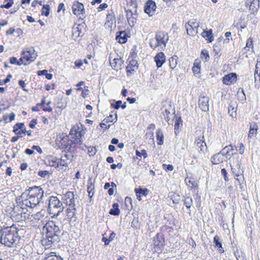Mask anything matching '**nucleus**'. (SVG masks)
<instances>
[{
  "mask_svg": "<svg viewBox=\"0 0 260 260\" xmlns=\"http://www.w3.org/2000/svg\"><path fill=\"white\" fill-rule=\"evenodd\" d=\"M44 190L40 186L30 187L17 198V205L23 211L27 207L32 208L36 207L43 198Z\"/></svg>",
  "mask_w": 260,
  "mask_h": 260,
  "instance_id": "obj_1",
  "label": "nucleus"
},
{
  "mask_svg": "<svg viewBox=\"0 0 260 260\" xmlns=\"http://www.w3.org/2000/svg\"><path fill=\"white\" fill-rule=\"evenodd\" d=\"M18 229L14 225L8 227L1 236V243L8 247H12L18 240Z\"/></svg>",
  "mask_w": 260,
  "mask_h": 260,
  "instance_id": "obj_2",
  "label": "nucleus"
},
{
  "mask_svg": "<svg viewBox=\"0 0 260 260\" xmlns=\"http://www.w3.org/2000/svg\"><path fill=\"white\" fill-rule=\"evenodd\" d=\"M46 229V237H51L54 241H59L61 234L60 228L54 221H49L44 226Z\"/></svg>",
  "mask_w": 260,
  "mask_h": 260,
  "instance_id": "obj_3",
  "label": "nucleus"
},
{
  "mask_svg": "<svg viewBox=\"0 0 260 260\" xmlns=\"http://www.w3.org/2000/svg\"><path fill=\"white\" fill-rule=\"evenodd\" d=\"M63 206L62 202L56 197L51 196L49 200L48 210L52 217H57L63 211Z\"/></svg>",
  "mask_w": 260,
  "mask_h": 260,
  "instance_id": "obj_4",
  "label": "nucleus"
},
{
  "mask_svg": "<svg viewBox=\"0 0 260 260\" xmlns=\"http://www.w3.org/2000/svg\"><path fill=\"white\" fill-rule=\"evenodd\" d=\"M229 160L233 174L237 177H239L243 173L241 169V157L237 153H232V157H229Z\"/></svg>",
  "mask_w": 260,
  "mask_h": 260,
  "instance_id": "obj_5",
  "label": "nucleus"
},
{
  "mask_svg": "<svg viewBox=\"0 0 260 260\" xmlns=\"http://www.w3.org/2000/svg\"><path fill=\"white\" fill-rule=\"evenodd\" d=\"M21 55L20 60H24L25 61L28 62L27 63H28L34 61L38 56L37 52L33 47L27 48L21 52Z\"/></svg>",
  "mask_w": 260,
  "mask_h": 260,
  "instance_id": "obj_6",
  "label": "nucleus"
},
{
  "mask_svg": "<svg viewBox=\"0 0 260 260\" xmlns=\"http://www.w3.org/2000/svg\"><path fill=\"white\" fill-rule=\"evenodd\" d=\"M155 40L158 46L163 49L169 40V36L167 32L158 31L156 33Z\"/></svg>",
  "mask_w": 260,
  "mask_h": 260,
  "instance_id": "obj_7",
  "label": "nucleus"
},
{
  "mask_svg": "<svg viewBox=\"0 0 260 260\" xmlns=\"http://www.w3.org/2000/svg\"><path fill=\"white\" fill-rule=\"evenodd\" d=\"M156 6L154 2L149 0L145 4L144 7V11L149 16H152L154 15Z\"/></svg>",
  "mask_w": 260,
  "mask_h": 260,
  "instance_id": "obj_8",
  "label": "nucleus"
},
{
  "mask_svg": "<svg viewBox=\"0 0 260 260\" xmlns=\"http://www.w3.org/2000/svg\"><path fill=\"white\" fill-rule=\"evenodd\" d=\"M128 23L131 26L134 25L137 21V14L133 9H125Z\"/></svg>",
  "mask_w": 260,
  "mask_h": 260,
  "instance_id": "obj_9",
  "label": "nucleus"
},
{
  "mask_svg": "<svg viewBox=\"0 0 260 260\" xmlns=\"http://www.w3.org/2000/svg\"><path fill=\"white\" fill-rule=\"evenodd\" d=\"M209 101L208 97L201 95L199 99V105L200 109L203 111H207L209 110Z\"/></svg>",
  "mask_w": 260,
  "mask_h": 260,
  "instance_id": "obj_10",
  "label": "nucleus"
},
{
  "mask_svg": "<svg viewBox=\"0 0 260 260\" xmlns=\"http://www.w3.org/2000/svg\"><path fill=\"white\" fill-rule=\"evenodd\" d=\"M259 0H246L245 2L246 7H249L251 13L254 14L259 9Z\"/></svg>",
  "mask_w": 260,
  "mask_h": 260,
  "instance_id": "obj_11",
  "label": "nucleus"
},
{
  "mask_svg": "<svg viewBox=\"0 0 260 260\" xmlns=\"http://www.w3.org/2000/svg\"><path fill=\"white\" fill-rule=\"evenodd\" d=\"M72 11L74 14L77 16L80 14L83 15L85 13L83 5L78 2L74 3L72 6Z\"/></svg>",
  "mask_w": 260,
  "mask_h": 260,
  "instance_id": "obj_12",
  "label": "nucleus"
},
{
  "mask_svg": "<svg viewBox=\"0 0 260 260\" xmlns=\"http://www.w3.org/2000/svg\"><path fill=\"white\" fill-rule=\"evenodd\" d=\"M237 74L234 73H230L225 75L222 79V82L226 85H230L236 82Z\"/></svg>",
  "mask_w": 260,
  "mask_h": 260,
  "instance_id": "obj_13",
  "label": "nucleus"
},
{
  "mask_svg": "<svg viewBox=\"0 0 260 260\" xmlns=\"http://www.w3.org/2000/svg\"><path fill=\"white\" fill-rule=\"evenodd\" d=\"M201 144H198L196 146L198 150V154L192 155V158L195 159L198 158L202 157L204 154L205 151L207 150V146L205 142H201Z\"/></svg>",
  "mask_w": 260,
  "mask_h": 260,
  "instance_id": "obj_14",
  "label": "nucleus"
},
{
  "mask_svg": "<svg viewBox=\"0 0 260 260\" xmlns=\"http://www.w3.org/2000/svg\"><path fill=\"white\" fill-rule=\"evenodd\" d=\"M166 60V57L163 52H159L154 57V60L158 68L161 67Z\"/></svg>",
  "mask_w": 260,
  "mask_h": 260,
  "instance_id": "obj_15",
  "label": "nucleus"
},
{
  "mask_svg": "<svg viewBox=\"0 0 260 260\" xmlns=\"http://www.w3.org/2000/svg\"><path fill=\"white\" fill-rule=\"evenodd\" d=\"M153 243L155 246H158L159 248L162 247L165 243L162 235L157 234L154 238Z\"/></svg>",
  "mask_w": 260,
  "mask_h": 260,
  "instance_id": "obj_16",
  "label": "nucleus"
},
{
  "mask_svg": "<svg viewBox=\"0 0 260 260\" xmlns=\"http://www.w3.org/2000/svg\"><path fill=\"white\" fill-rule=\"evenodd\" d=\"M211 160L212 164L214 165H217L222 162L224 160V157L222 154L221 153V151L219 153L214 155L212 157Z\"/></svg>",
  "mask_w": 260,
  "mask_h": 260,
  "instance_id": "obj_17",
  "label": "nucleus"
},
{
  "mask_svg": "<svg viewBox=\"0 0 260 260\" xmlns=\"http://www.w3.org/2000/svg\"><path fill=\"white\" fill-rule=\"evenodd\" d=\"M201 35L208 42L211 43L214 40L212 30L211 29L209 30H204Z\"/></svg>",
  "mask_w": 260,
  "mask_h": 260,
  "instance_id": "obj_18",
  "label": "nucleus"
},
{
  "mask_svg": "<svg viewBox=\"0 0 260 260\" xmlns=\"http://www.w3.org/2000/svg\"><path fill=\"white\" fill-rule=\"evenodd\" d=\"M127 35L124 31H121L118 32L116 37V40L120 44H123L127 41Z\"/></svg>",
  "mask_w": 260,
  "mask_h": 260,
  "instance_id": "obj_19",
  "label": "nucleus"
},
{
  "mask_svg": "<svg viewBox=\"0 0 260 260\" xmlns=\"http://www.w3.org/2000/svg\"><path fill=\"white\" fill-rule=\"evenodd\" d=\"M110 64L113 69L116 70L117 68H120L122 64V60L120 58H114L111 60L110 58Z\"/></svg>",
  "mask_w": 260,
  "mask_h": 260,
  "instance_id": "obj_20",
  "label": "nucleus"
},
{
  "mask_svg": "<svg viewBox=\"0 0 260 260\" xmlns=\"http://www.w3.org/2000/svg\"><path fill=\"white\" fill-rule=\"evenodd\" d=\"M185 27L186 29L187 33L190 36H195L198 32V27H194L191 26L190 23H187L185 24Z\"/></svg>",
  "mask_w": 260,
  "mask_h": 260,
  "instance_id": "obj_21",
  "label": "nucleus"
},
{
  "mask_svg": "<svg viewBox=\"0 0 260 260\" xmlns=\"http://www.w3.org/2000/svg\"><path fill=\"white\" fill-rule=\"evenodd\" d=\"M138 68L137 61L134 59H132L129 61L128 66L126 67L127 72H130L131 71H134Z\"/></svg>",
  "mask_w": 260,
  "mask_h": 260,
  "instance_id": "obj_22",
  "label": "nucleus"
},
{
  "mask_svg": "<svg viewBox=\"0 0 260 260\" xmlns=\"http://www.w3.org/2000/svg\"><path fill=\"white\" fill-rule=\"evenodd\" d=\"M83 27V25L82 24H79L76 27L74 26L73 28V36H75L76 37L82 36L83 33L81 29Z\"/></svg>",
  "mask_w": 260,
  "mask_h": 260,
  "instance_id": "obj_23",
  "label": "nucleus"
},
{
  "mask_svg": "<svg viewBox=\"0 0 260 260\" xmlns=\"http://www.w3.org/2000/svg\"><path fill=\"white\" fill-rule=\"evenodd\" d=\"M78 126H74L71 129L69 136L72 138L74 139L75 137H80L81 135V132L79 131Z\"/></svg>",
  "mask_w": 260,
  "mask_h": 260,
  "instance_id": "obj_24",
  "label": "nucleus"
},
{
  "mask_svg": "<svg viewBox=\"0 0 260 260\" xmlns=\"http://www.w3.org/2000/svg\"><path fill=\"white\" fill-rule=\"evenodd\" d=\"M58 241H54L53 239H51V237H46V238H44L42 240V244L46 247V248L50 247L52 244L54 243L57 242Z\"/></svg>",
  "mask_w": 260,
  "mask_h": 260,
  "instance_id": "obj_25",
  "label": "nucleus"
},
{
  "mask_svg": "<svg viewBox=\"0 0 260 260\" xmlns=\"http://www.w3.org/2000/svg\"><path fill=\"white\" fill-rule=\"evenodd\" d=\"M76 208L75 207H70L67 209V217L69 220H71L75 216Z\"/></svg>",
  "mask_w": 260,
  "mask_h": 260,
  "instance_id": "obj_26",
  "label": "nucleus"
},
{
  "mask_svg": "<svg viewBox=\"0 0 260 260\" xmlns=\"http://www.w3.org/2000/svg\"><path fill=\"white\" fill-rule=\"evenodd\" d=\"M258 126L255 123H253L250 124V129L248 134V137L251 138L256 135L257 133Z\"/></svg>",
  "mask_w": 260,
  "mask_h": 260,
  "instance_id": "obj_27",
  "label": "nucleus"
},
{
  "mask_svg": "<svg viewBox=\"0 0 260 260\" xmlns=\"http://www.w3.org/2000/svg\"><path fill=\"white\" fill-rule=\"evenodd\" d=\"M57 140H60L61 141V145H63L69 142V136L64 133L59 134L57 136Z\"/></svg>",
  "mask_w": 260,
  "mask_h": 260,
  "instance_id": "obj_28",
  "label": "nucleus"
},
{
  "mask_svg": "<svg viewBox=\"0 0 260 260\" xmlns=\"http://www.w3.org/2000/svg\"><path fill=\"white\" fill-rule=\"evenodd\" d=\"M109 213L113 215H118L120 214L119 205L117 203H114L112 205V208L110 210Z\"/></svg>",
  "mask_w": 260,
  "mask_h": 260,
  "instance_id": "obj_29",
  "label": "nucleus"
},
{
  "mask_svg": "<svg viewBox=\"0 0 260 260\" xmlns=\"http://www.w3.org/2000/svg\"><path fill=\"white\" fill-rule=\"evenodd\" d=\"M45 214V210H42L34 215V219L35 220L43 221L46 218Z\"/></svg>",
  "mask_w": 260,
  "mask_h": 260,
  "instance_id": "obj_30",
  "label": "nucleus"
},
{
  "mask_svg": "<svg viewBox=\"0 0 260 260\" xmlns=\"http://www.w3.org/2000/svg\"><path fill=\"white\" fill-rule=\"evenodd\" d=\"M44 260H63V259L59 256L55 254L54 252H50L46 254V257Z\"/></svg>",
  "mask_w": 260,
  "mask_h": 260,
  "instance_id": "obj_31",
  "label": "nucleus"
},
{
  "mask_svg": "<svg viewBox=\"0 0 260 260\" xmlns=\"http://www.w3.org/2000/svg\"><path fill=\"white\" fill-rule=\"evenodd\" d=\"M178 57L176 55H174L169 59V64L170 68L172 69H175L176 67L178 62Z\"/></svg>",
  "mask_w": 260,
  "mask_h": 260,
  "instance_id": "obj_32",
  "label": "nucleus"
},
{
  "mask_svg": "<svg viewBox=\"0 0 260 260\" xmlns=\"http://www.w3.org/2000/svg\"><path fill=\"white\" fill-rule=\"evenodd\" d=\"M156 139L158 141L157 144L161 145L164 143V135L160 129H158L156 132Z\"/></svg>",
  "mask_w": 260,
  "mask_h": 260,
  "instance_id": "obj_33",
  "label": "nucleus"
},
{
  "mask_svg": "<svg viewBox=\"0 0 260 260\" xmlns=\"http://www.w3.org/2000/svg\"><path fill=\"white\" fill-rule=\"evenodd\" d=\"M260 61H257L255 65V69L254 71V78L256 81L257 78L260 79Z\"/></svg>",
  "mask_w": 260,
  "mask_h": 260,
  "instance_id": "obj_34",
  "label": "nucleus"
},
{
  "mask_svg": "<svg viewBox=\"0 0 260 260\" xmlns=\"http://www.w3.org/2000/svg\"><path fill=\"white\" fill-rule=\"evenodd\" d=\"M115 20L114 13L112 10H110V11H108V14L107 15L106 21L108 23H113V21Z\"/></svg>",
  "mask_w": 260,
  "mask_h": 260,
  "instance_id": "obj_35",
  "label": "nucleus"
},
{
  "mask_svg": "<svg viewBox=\"0 0 260 260\" xmlns=\"http://www.w3.org/2000/svg\"><path fill=\"white\" fill-rule=\"evenodd\" d=\"M136 194H139L146 196L148 194L149 190L147 188L142 189L141 187L136 188L135 189Z\"/></svg>",
  "mask_w": 260,
  "mask_h": 260,
  "instance_id": "obj_36",
  "label": "nucleus"
},
{
  "mask_svg": "<svg viewBox=\"0 0 260 260\" xmlns=\"http://www.w3.org/2000/svg\"><path fill=\"white\" fill-rule=\"evenodd\" d=\"M88 185L87 187V191L89 193V196L91 197V196H92L93 195V192H92V191L94 189V185L91 182V179H89L88 180Z\"/></svg>",
  "mask_w": 260,
  "mask_h": 260,
  "instance_id": "obj_37",
  "label": "nucleus"
},
{
  "mask_svg": "<svg viewBox=\"0 0 260 260\" xmlns=\"http://www.w3.org/2000/svg\"><path fill=\"white\" fill-rule=\"evenodd\" d=\"M184 205L187 209H189L192 204V199L190 197H186L183 200Z\"/></svg>",
  "mask_w": 260,
  "mask_h": 260,
  "instance_id": "obj_38",
  "label": "nucleus"
},
{
  "mask_svg": "<svg viewBox=\"0 0 260 260\" xmlns=\"http://www.w3.org/2000/svg\"><path fill=\"white\" fill-rule=\"evenodd\" d=\"M46 98L44 96L43 98L41 103L40 104H38V106H41L43 107V110L45 111L51 112L52 111V108L50 107H45L44 105L46 104Z\"/></svg>",
  "mask_w": 260,
  "mask_h": 260,
  "instance_id": "obj_39",
  "label": "nucleus"
},
{
  "mask_svg": "<svg viewBox=\"0 0 260 260\" xmlns=\"http://www.w3.org/2000/svg\"><path fill=\"white\" fill-rule=\"evenodd\" d=\"M192 71L194 74H198L200 71V63L199 62L196 60L194 62L193 67H192Z\"/></svg>",
  "mask_w": 260,
  "mask_h": 260,
  "instance_id": "obj_40",
  "label": "nucleus"
},
{
  "mask_svg": "<svg viewBox=\"0 0 260 260\" xmlns=\"http://www.w3.org/2000/svg\"><path fill=\"white\" fill-rule=\"evenodd\" d=\"M169 107H170L169 108V109H166L165 111V112L162 113L165 119L168 123V124H170L169 120L170 119V118L169 117V115H170V113H170V108H171V106L170 105Z\"/></svg>",
  "mask_w": 260,
  "mask_h": 260,
  "instance_id": "obj_41",
  "label": "nucleus"
},
{
  "mask_svg": "<svg viewBox=\"0 0 260 260\" xmlns=\"http://www.w3.org/2000/svg\"><path fill=\"white\" fill-rule=\"evenodd\" d=\"M50 6L49 5H44L42 9V14L48 16L49 14Z\"/></svg>",
  "mask_w": 260,
  "mask_h": 260,
  "instance_id": "obj_42",
  "label": "nucleus"
},
{
  "mask_svg": "<svg viewBox=\"0 0 260 260\" xmlns=\"http://www.w3.org/2000/svg\"><path fill=\"white\" fill-rule=\"evenodd\" d=\"M201 57L204 58L206 61H208L209 60L210 56L209 55L208 51L206 49H203L201 52Z\"/></svg>",
  "mask_w": 260,
  "mask_h": 260,
  "instance_id": "obj_43",
  "label": "nucleus"
},
{
  "mask_svg": "<svg viewBox=\"0 0 260 260\" xmlns=\"http://www.w3.org/2000/svg\"><path fill=\"white\" fill-rule=\"evenodd\" d=\"M14 126L20 129L21 132H24L25 134L26 133V127L23 123H17Z\"/></svg>",
  "mask_w": 260,
  "mask_h": 260,
  "instance_id": "obj_44",
  "label": "nucleus"
},
{
  "mask_svg": "<svg viewBox=\"0 0 260 260\" xmlns=\"http://www.w3.org/2000/svg\"><path fill=\"white\" fill-rule=\"evenodd\" d=\"M49 165L51 167H58L59 162L57 161L56 158H53L52 159L49 160Z\"/></svg>",
  "mask_w": 260,
  "mask_h": 260,
  "instance_id": "obj_45",
  "label": "nucleus"
},
{
  "mask_svg": "<svg viewBox=\"0 0 260 260\" xmlns=\"http://www.w3.org/2000/svg\"><path fill=\"white\" fill-rule=\"evenodd\" d=\"M213 242L216 246L218 247V248H221L222 243L219 241V238L217 235L214 236Z\"/></svg>",
  "mask_w": 260,
  "mask_h": 260,
  "instance_id": "obj_46",
  "label": "nucleus"
},
{
  "mask_svg": "<svg viewBox=\"0 0 260 260\" xmlns=\"http://www.w3.org/2000/svg\"><path fill=\"white\" fill-rule=\"evenodd\" d=\"M229 113H230V115L234 117L236 116V110H235V108L233 107L231 105H230L229 106Z\"/></svg>",
  "mask_w": 260,
  "mask_h": 260,
  "instance_id": "obj_47",
  "label": "nucleus"
},
{
  "mask_svg": "<svg viewBox=\"0 0 260 260\" xmlns=\"http://www.w3.org/2000/svg\"><path fill=\"white\" fill-rule=\"evenodd\" d=\"M12 76L11 74H9L7 75V78L4 80H0V85H3L9 82L10 81V79L12 78Z\"/></svg>",
  "mask_w": 260,
  "mask_h": 260,
  "instance_id": "obj_48",
  "label": "nucleus"
},
{
  "mask_svg": "<svg viewBox=\"0 0 260 260\" xmlns=\"http://www.w3.org/2000/svg\"><path fill=\"white\" fill-rule=\"evenodd\" d=\"M225 150H226L225 148H223L221 150V153L222 154V155H223V157L224 156L226 157V158L229 159V157H232V153L231 154L230 152H229L228 150H227V151H225Z\"/></svg>",
  "mask_w": 260,
  "mask_h": 260,
  "instance_id": "obj_49",
  "label": "nucleus"
},
{
  "mask_svg": "<svg viewBox=\"0 0 260 260\" xmlns=\"http://www.w3.org/2000/svg\"><path fill=\"white\" fill-rule=\"evenodd\" d=\"M136 154L139 157H141L142 156H143L144 158H146L147 157V153L145 150L143 149L141 152H140L138 150L136 151Z\"/></svg>",
  "mask_w": 260,
  "mask_h": 260,
  "instance_id": "obj_50",
  "label": "nucleus"
},
{
  "mask_svg": "<svg viewBox=\"0 0 260 260\" xmlns=\"http://www.w3.org/2000/svg\"><path fill=\"white\" fill-rule=\"evenodd\" d=\"M122 104L121 101H117L115 103H111V106L115 109H118Z\"/></svg>",
  "mask_w": 260,
  "mask_h": 260,
  "instance_id": "obj_51",
  "label": "nucleus"
},
{
  "mask_svg": "<svg viewBox=\"0 0 260 260\" xmlns=\"http://www.w3.org/2000/svg\"><path fill=\"white\" fill-rule=\"evenodd\" d=\"M128 4H129V6L132 7L133 10H134L135 12H136V8L137 7V4L134 0H129V2H127Z\"/></svg>",
  "mask_w": 260,
  "mask_h": 260,
  "instance_id": "obj_52",
  "label": "nucleus"
},
{
  "mask_svg": "<svg viewBox=\"0 0 260 260\" xmlns=\"http://www.w3.org/2000/svg\"><path fill=\"white\" fill-rule=\"evenodd\" d=\"M205 142V139L204 136H199L196 140H195V144L196 146L198 144H201V142Z\"/></svg>",
  "mask_w": 260,
  "mask_h": 260,
  "instance_id": "obj_53",
  "label": "nucleus"
},
{
  "mask_svg": "<svg viewBox=\"0 0 260 260\" xmlns=\"http://www.w3.org/2000/svg\"><path fill=\"white\" fill-rule=\"evenodd\" d=\"M67 204L70 207H75V197H74V198L67 200Z\"/></svg>",
  "mask_w": 260,
  "mask_h": 260,
  "instance_id": "obj_54",
  "label": "nucleus"
},
{
  "mask_svg": "<svg viewBox=\"0 0 260 260\" xmlns=\"http://www.w3.org/2000/svg\"><path fill=\"white\" fill-rule=\"evenodd\" d=\"M163 169L167 171H172L173 170L174 167L172 165H163Z\"/></svg>",
  "mask_w": 260,
  "mask_h": 260,
  "instance_id": "obj_55",
  "label": "nucleus"
},
{
  "mask_svg": "<svg viewBox=\"0 0 260 260\" xmlns=\"http://www.w3.org/2000/svg\"><path fill=\"white\" fill-rule=\"evenodd\" d=\"M180 125H182V121L181 120V118L179 117L178 119H176L175 125H174V129L176 130L179 128L180 126Z\"/></svg>",
  "mask_w": 260,
  "mask_h": 260,
  "instance_id": "obj_56",
  "label": "nucleus"
},
{
  "mask_svg": "<svg viewBox=\"0 0 260 260\" xmlns=\"http://www.w3.org/2000/svg\"><path fill=\"white\" fill-rule=\"evenodd\" d=\"M65 198L67 200H70V199L74 198V194L73 192L72 191H68L65 194H64Z\"/></svg>",
  "mask_w": 260,
  "mask_h": 260,
  "instance_id": "obj_57",
  "label": "nucleus"
},
{
  "mask_svg": "<svg viewBox=\"0 0 260 260\" xmlns=\"http://www.w3.org/2000/svg\"><path fill=\"white\" fill-rule=\"evenodd\" d=\"M13 132L15 134H16L17 136H19L22 134H25L24 132H21L20 129H19V128H17V127H16L14 126H13Z\"/></svg>",
  "mask_w": 260,
  "mask_h": 260,
  "instance_id": "obj_58",
  "label": "nucleus"
},
{
  "mask_svg": "<svg viewBox=\"0 0 260 260\" xmlns=\"http://www.w3.org/2000/svg\"><path fill=\"white\" fill-rule=\"evenodd\" d=\"M154 42H155V40L154 39H151L150 40V43H149L150 46H151V47L152 48H153V49L156 48L157 47H159L157 43H154Z\"/></svg>",
  "mask_w": 260,
  "mask_h": 260,
  "instance_id": "obj_59",
  "label": "nucleus"
},
{
  "mask_svg": "<svg viewBox=\"0 0 260 260\" xmlns=\"http://www.w3.org/2000/svg\"><path fill=\"white\" fill-rule=\"evenodd\" d=\"M48 172L47 171H40L38 172V175L41 177L45 178L48 175Z\"/></svg>",
  "mask_w": 260,
  "mask_h": 260,
  "instance_id": "obj_60",
  "label": "nucleus"
},
{
  "mask_svg": "<svg viewBox=\"0 0 260 260\" xmlns=\"http://www.w3.org/2000/svg\"><path fill=\"white\" fill-rule=\"evenodd\" d=\"M221 173L222 175H223V176L224 177V179L225 181H229V179L227 177L228 173L225 169L223 168V169H221Z\"/></svg>",
  "mask_w": 260,
  "mask_h": 260,
  "instance_id": "obj_61",
  "label": "nucleus"
},
{
  "mask_svg": "<svg viewBox=\"0 0 260 260\" xmlns=\"http://www.w3.org/2000/svg\"><path fill=\"white\" fill-rule=\"evenodd\" d=\"M59 162V165L62 166H67L68 163L66 162V159H64L63 157H61L60 159V160Z\"/></svg>",
  "mask_w": 260,
  "mask_h": 260,
  "instance_id": "obj_62",
  "label": "nucleus"
},
{
  "mask_svg": "<svg viewBox=\"0 0 260 260\" xmlns=\"http://www.w3.org/2000/svg\"><path fill=\"white\" fill-rule=\"evenodd\" d=\"M246 47L248 48L253 47V41L252 38H250L247 40Z\"/></svg>",
  "mask_w": 260,
  "mask_h": 260,
  "instance_id": "obj_63",
  "label": "nucleus"
},
{
  "mask_svg": "<svg viewBox=\"0 0 260 260\" xmlns=\"http://www.w3.org/2000/svg\"><path fill=\"white\" fill-rule=\"evenodd\" d=\"M37 123V120L35 119H33L29 122V126L31 128H34Z\"/></svg>",
  "mask_w": 260,
  "mask_h": 260,
  "instance_id": "obj_64",
  "label": "nucleus"
}]
</instances>
